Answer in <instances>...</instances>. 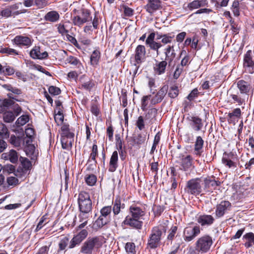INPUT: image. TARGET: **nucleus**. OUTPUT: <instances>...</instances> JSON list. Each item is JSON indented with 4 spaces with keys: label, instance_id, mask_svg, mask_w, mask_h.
<instances>
[{
    "label": "nucleus",
    "instance_id": "f257e3e1",
    "mask_svg": "<svg viewBox=\"0 0 254 254\" xmlns=\"http://www.w3.org/2000/svg\"><path fill=\"white\" fill-rule=\"evenodd\" d=\"M87 231L86 229H82L74 235L70 241L68 238L66 237L63 238L59 244V250L61 251L64 250L68 244V248L70 249L79 246L87 237Z\"/></svg>",
    "mask_w": 254,
    "mask_h": 254
},
{
    "label": "nucleus",
    "instance_id": "f03ea898",
    "mask_svg": "<svg viewBox=\"0 0 254 254\" xmlns=\"http://www.w3.org/2000/svg\"><path fill=\"white\" fill-rule=\"evenodd\" d=\"M166 231V229L163 226L160 225L153 227L147 240V248L154 250L159 247L163 233H165Z\"/></svg>",
    "mask_w": 254,
    "mask_h": 254
},
{
    "label": "nucleus",
    "instance_id": "7ed1b4c3",
    "mask_svg": "<svg viewBox=\"0 0 254 254\" xmlns=\"http://www.w3.org/2000/svg\"><path fill=\"white\" fill-rule=\"evenodd\" d=\"M213 240L209 235L200 237L195 243V251L201 254L208 252L213 243Z\"/></svg>",
    "mask_w": 254,
    "mask_h": 254
},
{
    "label": "nucleus",
    "instance_id": "20e7f679",
    "mask_svg": "<svg viewBox=\"0 0 254 254\" xmlns=\"http://www.w3.org/2000/svg\"><path fill=\"white\" fill-rule=\"evenodd\" d=\"M78 204L79 211L91 212L92 202L88 192L81 191L79 193Z\"/></svg>",
    "mask_w": 254,
    "mask_h": 254
},
{
    "label": "nucleus",
    "instance_id": "39448f33",
    "mask_svg": "<svg viewBox=\"0 0 254 254\" xmlns=\"http://www.w3.org/2000/svg\"><path fill=\"white\" fill-rule=\"evenodd\" d=\"M201 182L200 178L192 179L188 181L185 188V191L189 194H199L202 190Z\"/></svg>",
    "mask_w": 254,
    "mask_h": 254
},
{
    "label": "nucleus",
    "instance_id": "423d86ee",
    "mask_svg": "<svg viewBox=\"0 0 254 254\" xmlns=\"http://www.w3.org/2000/svg\"><path fill=\"white\" fill-rule=\"evenodd\" d=\"M101 246L102 243L99 238L94 237L88 239L81 246L80 253L83 254H92L95 248H99Z\"/></svg>",
    "mask_w": 254,
    "mask_h": 254
},
{
    "label": "nucleus",
    "instance_id": "0eeeda50",
    "mask_svg": "<svg viewBox=\"0 0 254 254\" xmlns=\"http://www.w3.org/2000/svg\"><path fill=\"white\" fill-rule=\"evenodd\" d=\"M92 19L90 10L87 9H82L78 15L72 18V21L74 25L81 27L84 23L91 21Z\"/></svg>",
    "mask_w": 254,
    "mask_h": 254
},
{
    "label": "nucleus",
    "instance_id": "6e6552de",
    "mask_svg": "<svg viewBox=\"0 0 254 254\" xmlns=\"http://www.w3.org/2000/svg\"><path fill=\"white\" fill-rule=\"evenodd\" d=\"M200 233V228L198 225L186 227L183 232L184 239L189 242L194 239Z\"/></svg>",
    "mask_w": 254,
    "mask_h": 254
},
{
    "label": "nucleus",
    "instance_id": "1a4fd4ad",
    "mask_svg": "<svg viewBox=\"0 0 254 254\" xmlns=\"http://www.w3.org/2000/svg\"><path fill=\"white\" fill-rule=\"evenodd\" d=\"M253 56L254 53L250 50H248L244 56L243 67L246 72L250 74L254 73Z\"/></svg>",
    "mask_w": 254,
    "mask_h": 254
},
{
    "label": "nucleus",
    "instance_id": "9d476101",
    "mask_svg": "<svg viewBox=\"0 0 254 254\" xmlns=\"http://www.w3.org/2000/svg\"><path fill=\"white\" fill-rule=\"evenodd\" d=\"M146 53V49L143 45H139L135 48L134 53V65L136 66V70L135 73H136L139 67V64L144 61Z\"/></svg>",
    "mask_w": 254,
    "mask_h": 254
},
{
    "label": "nucleus",
    "instance_id": "9b49d317",
    "mask_svg": "<svg viewBox=\"0 0 254 254\" xmlns=\"http://www.w3.org/2000/svg\"><path fill=\"white\" fill-rule=\"evenodd\" d=\"M21 112V108L17 105L15 104L8 110L5 112L3 115V119L6 123H11L13 122L15 117L18 116Z\"/></svg>",
    "mask_w": 254,
    "mask_h": 254
},
{
    "label": "nucleus",
    "instance_id": "f8f14e48",
    "mask_svg": "<svg viewBox=\"0 0 254 254\" xmlns=\"http://www.w3.org/2000/svg\"><path fill=\"white\" fill-rule=\"evenodd\" d=\"M232 204L227 200L221 201L216 206L215 216L218 218L222 217L224 214L231 210Z\"/></svg>",
    "mask_w": 254,
    "mask_h": 254
},
{
    "label": "nucleus",
    "instance_id": "ddd939ff",
    "mask_svg": "<svg viewBox=\"0 0 254 254\" xmlns=\"http://www.w3.org/2000/svg\"><path fill=\"white\" fill-rule=\"evenodd\" d=\"M237 86L241 94L249 95L254 90L252 82L250 80H239L237 82Z\"/></svg>",
    "mask_w": 254,
    "mask_h": 254
},
{
    "label": "nucleus",
    "instance_id": "4468645a",
    "mask_svg": "<svg viewBox=\"0 0 254 254\" xmlns=\"http://www.w3.org/2000/svg\"><path fill=\"white\" fill-rule=\"evenodd\" d=\"M12 41L14 44L20 47L28 48L31 46L32 43L31 38L25 35H17Z\"/></svg>",
    "mask_w": 254,
    "mask_h": 254
},
{
    "label": "nucleus",
    "instance_id": "2eb2a0df",
    "mask_svg": "<svg viewBox=\"0 0 254 254\" xmlns=\"http://www.w3.org/2000/svg\"><path fill=\"white\" fill-rule=\"evenodd\" d=\"M196 221L201 227H208L213 224L215 219L211 215L202 214L196 217Z\"/></svg>",
    "mask_w": 254,
    "mask_h": 254
},
{
    "label": "nucleus",
    "instance_id": "dca6fc26",
    "mask_svg": "<svg viewBox=\"0 0 254 254\" xmlns=\"http://www.w3.org/2000/svg\"><path fill=\"white\" fill-rule=\"evenodd\" d=\"M144 8L148 13L152 14L162 8V1L161 0H148Z\"/></svg>",
    "mask_w": 254,
    "mask_h": 254
},
{
    "label": "nucleus",
    "instance_id": "f3484780",
    "mask_svg": "<svg viewBox=\"0 0 254 254\" xmlns=\"http://www.w3.org/2000/svg\"><path fill=\"white\" fill-rule=\"evenodd\" d=\"M30 57L33 59L43 60L48 57V53L44 51L41 52L39 46H34L30 52Z\"/></svg>",
    "mask_w": 254,
    "mask_h": 254
},
{
    "label": "nucleus",
    "instance_id": "a211bd4d",
    "mask_svg": "<svg viewBox=\"0 0 254 254\" xmlns=\"http://www.w3.org/2000/svg\"><path fill=\"white\" fill-rule=\"evenodd\" d=\"M168 89V87L167 85L163 86L158 91L156 95L152 98L151 101V104L155 105L160 103L166 95Z\"/></svg>",
    "mask_w": 254,
    "mask_h": 254
},
{
    "label": "nucleus",
    "instance_id": "6ab92c4d",
    "mask_svg": "<svg viewBox=\"0 0 254 254\" xmlns=\"http://www.w3.org/2000/svg\"><path fill=\"white\" fill-rule=\"evenodd\" d=\"M181 161V169L184 171H188L192 165L193 158L189 155L187 156L182 155L180 156Z\"/></svg>",
    "mask_w": 254,
    "mask_h": 254
},
{
    "label": "nucleus",
    "instance_id": "aec40b11",
    "mask_svg": "<svg viewBox=\"0 0 254 254\" xmlns=\"http://www.w3.org/2000/svg\"><path fill=\"white\" fill-rule=\"evenodd\" d=\"M220 185V182L215 181L214 179H210L208 178L204 179V190L205 192L210 191L212 190L215 189L217 187Z\"/></svg>",
    "mask_w": 254,
    "mask_h": 254
},
{
    "label": "nucleus",
    "instance_id": "412c9836",
    "mask_svg": "<svg viewBox=\"0 0 254 254\" xmlns=\"http://www.w3.org/2000/svg\"><path fill=\"white\" fill-rule=\"evenodd\" d=\"M164 53L165 58L164 60L166 61L170 65L176 57V53L173 46L168 45L164 50Z\"/></svg>",
    "mask_w": 254,
    "mask_h": 254
},
{
    "label": "nucleus",
    "instance_id": "4be33fe9",
    "mask_svg": "<svg viewBox=\"0 0 254 254\" xmlns=\"http://www.w3.org/2000/svg\"><path fill=\"white\" fill-rule=\"evenodd\" d=\"M123 223L125 225H129L130 227L137 229H140L142 226V221H139V219L132 218L129 216H127Z\"/></svg>",
    "mask_w": 254,
    "mask_h": 254
},
{
    "label": "nucleus",
    "instance_id": "5701e85b",
    "mask_svg": "<svg viewBox=\"0 0 254 254\" xmlns=\"http://www.w3.org/2000/svg\"><path fill=\"white\" fill-rule=\"evenodd\" d=\"M80 82L81 89L87 91H90L95 85L94 81L85 75L82 76L80 78Z\"/></svg>",
    "mask_w": 254,
    "mask_h": 254
},
{
    "label": "nucleus",
    "instance_id": "b1692460",
    "mask_svg": "<svg viewBox=\"0 0 254 254\" xmlns=\"http://www.w3.org/2000/svg\"><path fill=\"white\" fill-rule=\"evenodd\" d=\"M118 153L117 151L113 152L110 160L109 165V171L110 172H115L118 167Z\"/></svg>",
    "mask_w": 254,
    "mask_h": 254
},
{
    "label": "nucleus",
    "instance_id": "393cba45",
    "mask_svg": "<svg viewBox=\"0 0 254 254\" xmlns=\"http://www.w3.org/2000/svg\"><path fill=\"white\" fill-rule=\"evenodd\" d=\"M207 0H194L188 3V8L189 10H192L194 9L207 6Z\"/></svg>",
    "mask_w": 254,
    "mask_h": 254
},
{
    "label": "nucleus",
    "instance_id": "a878e982",
    "mask_svg": "<svg viewBox=\"0 0 254 254\" xmlns=\"http://www.w3.org/2000/svg\"><path fill=\"white\" fill-rule=\"evenodd\" d=\"M2 158L5 160H8L12 163H16L18 161V155L17 152L13 149L9 151V152L4 153L2 154Z\"/></svg>",
    "mask_w": 254,
    "mask_h": 254
},
{
    "label": "nucleus",
    "instance_id": "bb28decb",
    "mask_svg": "<svg viewBox=\"0 0 254 254\" xmlns=\"http://www.w3.org/2000/svg\"><path fill=\"white\" fill-rule=\"evenodd\" d=\"M168 63L166 61L163 60L161 62H156L154 67V70L156 74L161 75L165 72L166 68Z\"/></svg>",
    "mask_w": 254,
    "mask_h": 254
},
{
    "label": "nucleus",
    "instance_id": "cd10ccee",
    "mask_svg": "<svg viewBox=\"0 0 254 254\" xmlns=\"http://www.w3.org/2000/svg\"><path fill=\"white\" fill-rule=\"evenodd\" d=\"M15 105L14 102L11 99H5L0 101V113L4 114L5 112L10 109L13 105Z\"/></svg>",
    "mask_w": 254,
    "mask_h": 254
},
{
    "label": "nucleus",
    "instance_id": "c85d7f7f",
    "mask_svg": "<svg viewBox=\"0 0 254 254\" xmlns=\"http://www.w3.org/2000/svg\"><path fill=\"white\" fill-rule=\"evenodd\" d=\"M204 140L200 136H197L194 142V150L195 154L197 156H201L202 153V148L203 146Z\"/></svg>",
    "mask_w": 254,
    "mask_h": 254
},
{
    "label": "nucleus",
    "instance_id": "c756f323",
    "mask_svg": "<svg viewBox=\"0 0 254 254\" xmlns=\"http://www.w3.org/2000/svg\"><path fill=\"white\" fill-rule=\"evenodd\" d=\"M191 121L190 126L194 131H199L203 127L202 120L198 117H192L190 120Z\"/></svg>",
    "mask_w": 254,
    "mask_h": 254
},
{
    "label": "nucleus",
    "instance_id": "7c9ffc66",
    "mask_svg": "<svg viewBox=\"0 0 254 254\" xmlns=\"http://www.w3.org/2000/svg\"><path fill=\"white\" fill-rule=\"evenodd\" d=\"M130 213L132 218L139 219L144 215V212L141 208L136 205H131L129 208Z\"/></svg>",
    "mask_w": 254,
    "mask_h": 254
},
{
    "label": "nucleus",
    "instance_id": "2f4dec72",
    "mask_svg": "<svg viewBox=\"0 0 254 254\" xmlns=\"http://www.w3.org/2000/svg\"><path fill=\"white\" fill-rule=\"evenodd\" d=\"M61 136L65 137L74 140V133L71 131L68 125L64 124L61 127Z\"/></svg>",
    "mask_w": 254,
    "mask_h": 254
},
{
    "label": "nucleus",
    "instance_id": "473e14b6",
    "mask_svg": "<svg viewBox=\"0 0 254 254\" xmlns=\"http://www.w3.org/2000/svg\"><path fill=\"white\" fill-rule=\"evenodd\" d=\"M157 114V110L155 108L149 109L145 114L144 117L146 123L152 124L153 120L156 118Z\"/></svg>",
    "mask_w": 254,
    "mask_h": 254
},
{
    "label": "nucleus",
    "instance_id": "72a5a7b5",
    "mask_svg": "<svg viewBox=\"0 0 254 254\" xmlns=\"http://www.w3.org/2000/svg\"><path fill=\"white\" fill-rule=\"evenodd\" d=\"M125 208V204L121 203L120 196H118L116 197L113 201V211L115 215H118L121 210Z\"/></svg>",
    "mask_w": 254,
    "mask_h": 254
},
{
    "label": "nucleus",
    "instance_id": "f704fd0d",
    "mask_svg": "<svg viewBox=\"0 0 254 254\" xmlns=\"http://www.w3.org/2000/svg\"><path fill=\"white\" fill-rule=\"evenodd\" d=\"M111 218H107L100 215L94 223L93 227L96 229L101 228L104 226L108 224Z\"/></svg>",
    "mask_w": 254,
    "mask_h": 254
},
{
    "label": "nucleus",
    "instance_id": "c9c22d12",
    "mask_svg": "<svg viewBox=\"0 0 254 254\" xmlns=\"http://www.w3.org/2000/svg\"><path fill=\"white\" fill-rule=\"evenodd\" d=\"M44 18L46 21L55 22L59 20L60 15L57 11H51L45 15Z\"/></svg>",
    "mask_w": 254,
    "mask_h": 254
},
{
    "label": "nucleus",
    "instance_id": "e433bc0d",
    "mask_svg": "<svg viewBox=\"0 0 254 254\" xmlns=\"http://www.w3.org/2000/svg\"><path fill=\"white\" fill-rule=\"evenodd\" d=\"M243 239L247 241L245 243V246L247 248H250L254 245V234L252 232L246 233L243 237Z\"/></svg>",
    "mask_w": 254,
    "mask_h": 254
},
{
    "label": "nucleus",
    "instance_id": "4c0bfd02",
    "mask_svg": "<svg viewBox=\"0 0 254 254\" xmlns=\"http://www.w3.org/2000/svg\"><path fill=\"white\" fill-rule=\"evenodd\" d=\"M4 86L6 88L7 90L11 92V93L8 94V97L10 98V99H12L17 100L15 97L13 96V94L20 95L22 93L21 90L16 87H12L11 85H5Z\"/></svg>",
    "mask_w": 254,
    "mask_h": 254
},
{
    "label": "nucleus",
    "instance_id": "58836bf2",
    "mask_svg": "<svg viewBox=\"0 0 254 254\" xmlns=\"http://www.w3.org/2000/svg\"><path fill=\"white\" fill-rule=\"evenodd\" d=\"M100 52L99 50H94L90 57V63L93 66H96L98 64L100 58Z\"/></svg>",
    "mask_w": 254,
    "mask_h": 254
},
{
    "label": "nucleus",
    "instance_id": "ea45409f",
    "mask_svg": "<svg viewBox=\"0 0 254 254\" xmlns=\"http://www.w3.org/2000/svg\"><path fill=\"white\" fill-rule=\"evenodd\" d=\"M9 142L14 147H20L22 145V136H16L14 135H11L9 139Z\"/></svg>",
    "mask_w": 254,
    "mask_h": 254
},
{
    "label": "nucleus",
    "instance_id": "a19ab883",
    "mask_svg": "<svg viewBox=\"0 0 254 254\" xmlns=\"http://www.w3.org/2000/svg\"><path fill=\"white\" fill-rule=\"evenodd\" d=\"M66 61L73 65L76 66L80 69L81 67L83 68L80 61L75 57L70 56L67 58Z\"/></svg>",
    "mask_w": 254,
    "mask_h": 254
},
{
    "label": "nucleus",
    "instance_id": "79ce46f5",
    "mask_svg": "<svg viewBox=\"0 0 254 254\" xmlns=\"http://www.w3.org/2000/svg\"><path fill=\"white\" fill-rule=\"evenodd\" d=\"M61 143L62 148L64 149H69L72 147L73 140L68 138L61 136Z\"/></svg>",
    "mask_w": 254,
    "mask_h": 254
},
{
    "label": "nucleus",
    "instance_id": "37998d69",
    "mask_svg": "<svg viewBox=\"0 0 254 254\" xmlns=\"http://www.w3.org/2000/svg\"><path fill=\"white\" fill-rule=\"evenodd\" d=\"M224 155L227 156V157L225 156L222 158V162L223 164L230 168L236 167V163L230 159L229 157L230 154L225 153Z\"/></svg>",
    "mask_w": 254,
    "mask_h": 254
},
{
    "label": "nucleus",
    "instance_id": "c03bdc74",
    "mask_svg": "<svg viewBox=\"0 0 254 254\" xmlns=\"http://www.w3.org/2000/svg\"><path fill=\"white\" fill-rule=\"evenodd\" d=\"M241 111L240 108L235 109L232 113H229L228 115V121L229 123L234 122L233 118L234 117L239 118L241 116Z\"/></svg>",
    "mask_w": 254,
    "mask_h": 254
},
{
    "label": "nucleus",
    "instance_id": "a18cd8bd",
    "mask_svg": "<svg viewBox=\"0 0 254 254\" xmlns=\"http://www.w3.org/2000/svg\"><path fill=\"white\" fill-rule=\"evenodd\" d=\"M85 181L88 186H93L97 182V177L94 174L86 175L85 177Z\"/></svg>",
    "mask_w": 254,
    "mask_h": 254
},
{
    "label": "nucleus",
    "instance_id": "49530a36",
    "mask_svg": "<svg viewBox=\"0 0 254 254\" xmlns=\"http://www.w3.org/2000/svg\"><path fill=\"white\" fill-rule=\"evenodd\" d=\"M19 161L24 171H27L31 167V163L28 159L20 157Z\"/></svg>",
    "mask_w": 254,
    "mask_h": 254
},
{
    "label": "nucleus",
    "instance_id": "de8ad7c7",
    "mask_svg": "<svg viewBox=\"0 0 254 254\" xmlns=\"http://www.w3.org/2000/svg\"><path fill=\"white\" fill-rule=\"evenodd\" d=\"M111 206H106L103 207L100 210L101 216L107 218H110V215L112 212Z\"/></svg>",
    "mask_w": 254,
    "mask_h": 254
},
{
    "label": "nucleus",
    "instance_id": "09e8293b",
    "mask_svg": "<svg viewBox=\"0 0 254 254\" xmlns=\"http://www.w3.org/2000/svg\"><path fill=\"white\" fill-rule=\"evenodd\" d=\"M178 230V227L177 226L173 225L171 226L170 229L168 231V235L167 237V239L169 241L171 242L175 237L177 231Z\"/></svg>",
    "mask_w": 254,
    "mask_h": 254
},
{
    "label": "nucleus",
    "instance_id": "8fccbe9b",
    "mask_svg": "<svg viewBox=\"0 0 254 254\" xmlns=\"http://www.w3.org/2000/svg\"><path fill=\"white\" fill-rule=\"evenodd\" d=\"M146 139V136L144 134L139 133L133 137L134 143L140 145L144 143Z\"/></svg>",
    "mask_w": 254,
    "mask_h": 254
},
{
    "label": "nucleus",
    "instance_id": "3c124183",
    "mask_svg": "<svg viewBox=\"0 0 254 254\" xmlns=\"http://www.w3.org/2000/svg\"><path fill=\"white\" fill-rule=\"evenodd\" d=\"M125 250L127 254H136L135 245L134 243L131 242L126 243Z\"/></svg>",
    "mask_w": 254,
    "mask_h": 254
},
{
    "label": "nucleus",
    "instance_id": "603ef678",
    "mask_svg": "<svg viewBox=\"0 0 254 254\" xmlns=\"http://www.w3.org/2000/svg\"><path fill=\"white\" fill-rule=\"evenodd\" d=\"M91 212L80 211L78 215L79 222H85L88 223V219L90 217Z\"/></svg>",
    "mask_w": 254,
    "mask_h": 254
},
{
    "label": "nucleus",
    "instance_id": "864d4df0",
    "mask_svg": "<svg viewBox=\"0 0 254 254\" xmlns=\"http://www.w3.org/2000/svg\"><path fill=\"white\" fill-rule=\"evenodd\" d=\"M29 121V117L27 115H22L18 118L15 122L16 127H19L25 125Z\"/></svg>",
    "mask_w": 254,
    "mask_h": 254
},
{
    "label": "nucleus",
    "instance_id": "5fc2aeb1",
    "mask_svg": "<svg viewBox=\"0 0 254 254\" xmlns=\"http://www.w3.org/2000/svg\"><path fill=\"white\" fill-rule=\"evenodd\" d=\"M146 44L149 46L151 50L156 51V54L157 55H159V49L162 47L161 43L154 41Z\"/></svg>",
    "mask_w": 254,
    "mask_h": 254
},
{
    "label": "nucleus",
    "instance_id": "6e6d98bb",
    "mask_svg": "<svg viewBox=\"0 0 254 254\" xmlns=\"http://www.w3.org/2000/svg\"><path fill=\"white\" fill-rule=\"evenodd\" d=\"M98 154V147L97 145L95 144H93L92 146V152L90 154V156L89 159H88V162L92 160L94 162V165H96L97 161L96 160V157Z\"/></svg>",
    "mask_w": 254,
    "mask_h": 254
},
{
    "label": "nucleus",
    "instance_id": "4d7b16f0",
    "mask_svg": "<svg viewBox=\"0 0 254 254\" xmlns=\"http://www.w3.org/2000/svg\"><path fill=\"white\" fill-rule=\"evenodd\" d=\"M124 11V14L126 17H131L133 15L134 10L126 5L123 4L121 6Z\"/></svg>",
    "mask_w": 254,
    "mask_h": 254
},
{
    "label": "nucleus",
    "instance_id": "13d9d810",
    "mask_svg": "<svg viewBox=\"0 0 254 254\" xmlns=\"http://www.w3.org/2000/svg\"><path fill=\"white\" fill-rule=\"evenodd\" d=\"M145 122H146L143 116H140L138 117L135 125L140 130H142L145 127Z\"/></svg>",
    "mask_w": 254,
    "mask_h": 254
},
{
    "label": "nucleus",
    "instance_id": "bf43d9fd",
    "mask_svg": "<svg viewBox=\"0 0 254 254\" xmlns=\"http://www.w3.org/2000/svg\"><path fill=\"white\" fill-rule=\"evenodd\" d=\"M232 10L234 15L238 16L240 15L239 2L238 0H234L232 5Z\"/></svg>",
    "mask_w": 254,
    "mask_h": 254
},
{
    "label": "nucleus",
    "instance_id": "052dcab7",
    "mask_svg": "<svg viewBox=\"0 0 254 254\" xmlns=\"http://www.w3.org/2000/svg\"><path fill=\"white\" fill-rule=\"evenodd\" d=\"M0 53L7 54L10 55H18V53L17 51L13 49L9 48H2L0 51Z\"/></svg>",
    "mask_w": 254,
    "mask_h": 254
},
{
    "label": "nucleus",
    "instance_id": "680f3d73",
    "mask_svg": "<svg viewBox=\"0 0 254 254\" xmlns=\"http://www.w3.org/2000/svg\"><path fill=\"white\" fill-rule=\"evenodd\" d=\"M151 95L144 96L141 99V108L143 111H145L147 110V106L148 105V101L150 99Z\"/></svg>",
    "mask_w": 254,
    "mask_h": 254
},
{
    "label": "nucleus",
    "instance_id": "e2e57ef3",
    "mask_svg": "<svg viewBox=\"0 0 254 254\" xmlns=\"http://www.w3.org/2000/svg\"><path fill=\"white\" fill-rule=\"evenodd\" d=\"M179 90L176 86H172L171 87L168 95L171 98H175L178 95Z\"/></svg>",
    "mask_w": 254,
    "mask_h": 254
},
{
    "label": "nucleus",
    "instance_id": "0e129e2a",
    "mask_svg": "<svg viewBox=\"0 0 254 254\" xmlns=\"http://www.w3.org/2000/svg\"><path fill=\"white\" fill-rule=\"evenodd\" d=\"M230 97L233 100V102L237 103L239 105H241L245 102L244 99H243L240 95L236 94H231Z\"/></svg>",
    "mask_w": 254,
    "mask_h": 254
},
{
    "label": "nucleus",
    "instance_id": "69168bd1",
    "mask_svg": "<svg viewBox=\"0 0 254 254\" xmlns=\"http://www.w3.org/2000/svg\"><path fill=\"white\" fill-rule=\"evenodd\" d=\"M48 90L49 93L52 95H58L61 92V90L59 87L54 86H50L49 87Z\"/></svg>",
    "mask_w": 254,
    "mask_h": 254
},
{
    "label": "nucleus",
    "instance_id": "338daca9",
    "mask_svg": "<svg viewBox=\"0 0 254 254\" xmlns=\"http://www.w3.org/2000/svg\"><path fill=\"white\" fill-rule=\"evenodd\" d=\"M32 142V139L31 137L24 136V135L23 134L22 136V145L24 148H26L27 146L31 145Z\"/></svg>",
    "mask_w": 254,
    "mask_h": 254
},
{
    "label": "nucleus",
    "instance_id": "774afa93",
    "mask_svg": "<svg viewBox=\"0 0 254 254\" xmlns=\"http://www.w3.org/2000/svg\"><path fill=\"white\" fill-rule=\"evenodd\" d=\"M183 70L184 67L178 64L176 67V68L175 70L173 75L174 78L175 79H177L179 77Z\"/></svg>",
    "mask_w": 254,
    "mask_h": 254
}]
</instances>
